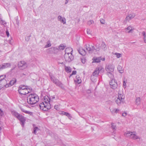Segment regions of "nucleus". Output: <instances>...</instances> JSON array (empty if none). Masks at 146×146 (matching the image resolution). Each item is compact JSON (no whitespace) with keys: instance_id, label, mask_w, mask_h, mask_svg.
Returning a JSON list of instances; mask_svg holds the SVG:
<instances>
[{"instance_id":"obj_1","label":"nucleus","mask_w":146,"mask_h":146,"mask_svg":"<svg viewBox=\"0 0 146 146\" xmlns=\"http://www.w3.org/2000/svg\"><path fill=\"white\" fill-rule=\"evenodd\" d=\"M44 102H42L39 105L40 108L44 111H48L51 108L49 103L50 99L48 96H45L44 98Z\"/></svg>"},{"instance_id":"obj_2","label":"nucleus","mask_w":146,"mask_h":146,"mask_svg":"<svg viewBox=\"0 0 146 146\" xmlns=\"http://www.w3.org/2000/svg\"><path fill=\"white\" fill-rule=\"evenodd\" d=\"M65 52L64 58L66 62H70L73 60L74 56L72 54V50L71 48H66Z\"/></svg>"},{"instance_id":"obj_3","label":"nucleus","mask_w":146,"mask_h":146,"mask_svg":"<svg viewBox=\"0 0 146 146\" xmlns=\"http://www.w3.org/2000/svg\"><path fill=\"white\" fill-rule=\"evenodd\" d=\"M39 100V97L35 94H30L27 98V102L31 105L35 104Z\"/></svg>"},{"instance_id":"obj_4","label":"nucleus","mask_w":146,"mask_h":146,"mask_svg":"<svg viewBox=\"0 0 146 146\" xmlns=\"http://www.w3.org/2000/svg\"><path fill=\"white\" fill-rule=\"evenodd\" d=\"M95 46L96 47V49L95 48L94 46H90L89 44H88V45L86 44L85 45L84 47L85 48H86V50L90 53L92 52L94 50H95L97 51H98L100 50L101 47H100L99 44H97Z\"/></svg>"},{"instance_id":"obj_5","label":"nucleus","mask_w":146,"mask_h":146,"mask_svg":"<svg viewBox=\"0 0 146 146\" xmlns=\"http://www.w3.org/2000/svg\"><path fill=\"white\" fill-rule=\"evenodd\" d=\"M50 77L51 81L56 86L64 89V87L62 83L58 79L55 78L54 76L50 75Z\"/></svg>"},{"instance_id":"obj_6","label":"nucleus","mask_w":146,"mask_h":146,"mask_svg":"<svg viewBox=\"0 0 146 146\" xmlns=\"http://www.w3.org/2000/svg\"><path fill=\"white\" fill-rule=\"evenodd\" d=\"M125 96L122 93H120L119 92H118V97L115 101L116 103L119 105L122 104H123L124 102Z\"/></svg>"},{"instance_id":"obj_7","label":"nucleus","mask_w":146,"mask_h":146,"mask_svg":"<svg viewBox=\"0 0 146 146\" xmlns=\"http://www.w3.org/2000/svg\"><path fill=\"white\" fill-rule=\"evenodd\" d=\"M104 72V69L101 66H98L96 68L95 70L93 72L92 76H91V78L93 76H97L100 71Z\"/></svg>"},{"instance_id":"obj_8","label":"nucleus","mask_w":146,"mask_h":146,"mask_svg":"<svg viewBox=\"0 0 146 146\" xmlns=\"http://www.w3.org/2000/svg\"><path fill=\"white\" fill-rule=\"evenodd\" d=\"M18 65L19 68L22 70H23L26 69L27 67V63L23 61L19 62L18 63Z\"/></svg>"},{"instance_id":"obj_9","label":"nucleus","mask_w":146,"mask_h":146,"mask_svg":"<svg viewBox=\"0 0 146 146\" xmlns=\"http://www.w3.org/2000/svg\"><path fill=\"white\" fill-rule=\"evenodd\" d=\"M135 14L133 13L129 14L126 17L124 22L125 23L129 22V20L133 19L135 17Z\"/></svg>"},{"instance_id":"obj_10","label":"nucleus","mask_w":146,"mask_h":146,"mask_svg":"<svg viewBox=\"0 0 146 146\" xmlns=\"http://www.w3.org/2000/svg\"><path fill=\"white\" fill-rule=\"evenodd\" d=\"M109 83L110 86L111 88L113 89H115L117 88V84L115 79L111 80Z\"/></svg>"},{"instance_id":"obj_11","label":"nucleus","mask_w":146,"mask_h":146,"mask_svg":"<svg viewBox=\"0 0 146 146\" xmlns=\"http://www.w3.org/2000/svg\"><path fill=\"white\" fill-rule=\"evenodd\" d=\"M58 48L55 47H52L47 50V53L48 54H56L57 53Z\"/></svg>"},{"instance_id":"obj_12","label":"nucleus","mask_w":146,"mask_h":146,"mask_svg":"<svg viewBox=\"0 0 146 146\" xmlns=\"http://www.w3.org/2000/svg\"><path fill=\"white\" fill-rule=\"evenodd\" d=\"M114 66L111 64H109L107 65L106 67V70L107 72H113L114 70Z\"/></svg>"},{"instance_id":"obj_13","label":"nucleus","mask_w":146,"mask_h":146,"mask_svg":"<svg viewBox=\"0 0 146 146\" xmlns=\"http://www.w3.org/2000/svg\"><path fill=\"white\" fill-rule=\"evenodd\" d=\"M18 119L20 121L21 125L23 127L26 120V118L21 115Z\"/></svg>"},{"instance_id":"obj_14","label":"nucleus","mask_w":146,"mask_h":146,"mask_svg":"<svg viewBox=\"0 0 146 146\" xmlns=\"http://www.w3.org/2000/svg\"><path fill=\"white\" fill-rule=\"evenodd\" d=\"M32 90L31 88L27 89H24L23 90L19 91V93L21 94L26 95L31 92Z\"/></svg>"},{"instance_id":"obj_15","label":"nucleus","mask_w":146,"mask_h":146,"mask_svg":"<svg viewBox=\"0 0 146 146\" xmlns=\"http://www.w3.org/2000/svg\"><path fill=\"white\" fill-rule=\"evenodd\" d=\"M105 60V58H102L101 57H94L93 59V61L96 63H99L100 62L101 60L104 61Z\"/></svg>"},{"instance_id":"obj_16","label":"nucleus","mask_w":146,"mask_h":146,"mask_svg":"<svg viewBox=\"0 0 146 146\" xmlns=\"http://www.w3.org/2000/svg\"><path fill=\"white\" fill-rule=\"evenodd\" d=\"M11 64L9 63H4L0 65V68L1 69H5L8 67H9L11 66Z\"/></svg>"},{"instance_id":"obj_17","label":"nucleus","mask_w":146,"mask_h":146,"mask_svg":"<svg viewBox=\"0 0 146 146\" xmlns=\"http://www.w3.org/2000/svg\"><path fill=\"white\" fill-rule=\"evenodd\" d=\"M78 51L80 54L82 56H84L86 54V51L82 48H80L78 50Z\"/></svg>"},{"instance_id":"obj_18","label":"nucleus","mask_w":146,"mask_h":146,"mask_svg":"<svg viewBox=\"0 0 146 146\" xmlns=\"http://www.w3.org/2000/svg\"><path fill=\"white\" fill-rule=\"evenodd\" d=\"M58 20L59 21H60L63 23L64 24L66 23V19L65 18L62 17L60 15H59L58 17Z\"/></svg>"},{"instance_id":"obj_19","label":"nucleus","mask_w":146,"mask_h":146,"mask_svg":"<svg viewBox=\"0 0 146 146\" xmlns=\"http://www.w3.org/2000/svg\"><path fill=\"white\" fill-rule=\"evenodd\" d=\"M133 133L131 135V138L133 139H140V138L139 137L137 136L135 134V132H132Z\"/></svg>"},{"instance_id":"obj_20","label":"nucleus","mask_w":146,"mask_h":146,"mask_svg":"<svg viewBox=\"0 0 146 146\" xmlns=\"http://www.w3.org/2000/svg\"><path fill=\"white\" fill-rule=\"evenodd\" d=\"M29 88H28V86H27L25 85H20L19 88L18 92L22 91V90H23L24 89H28Z\"/></svg>"},{"instance_id":"obj_21","label":"nucleus","mask_w":146,"mask_h":146,"mask_svg":"<svg viewBox=\"0 0 146 146\" xmlns=\"http://www.w3.org/2000/svg\"><path fill=\"white\" fill-rule=\"evenodd\" d=\"M133 29H132V28L131 26H129L125 29V30L126 31H128L127 33H133Z\"/></svg>"},{"instance_id":"obj_22","label":"nucleus","mask_w":146,"mask_h":146,"mask_svg":"<svg viewBox=\"0 0 146 146\" xmlns=\"http://www.w3.org/2000/svg\"><path fill=\"white\" fill-rule=\"evenodd\" d=\"M132 133V132L127 131L125 133L124 135L126 137L131 138V135Z\"/></svg>"},{"instance_id":"obj_23","label":"nucleus","mask_w":146,"mask_h":146,"mask_svg":"<svg viewBox=\"0 0 146 146\" xmlns=\"http://www.w3.org/2000/svg\"><path fill=\"white\" fill-rule=\"evenodd\" d=\"M113 72H108L107 73V74L110 78L111 80H112L113 79Z\"/></svg>"},{"instance_id":"obj_24","label":"nucleus","mask_w":146,"mask_h":146,"mask_svg":"<svg viewBox=\"0 0 146 146\" xmlns=\"http://www.w3.org/2000/svg\"><path fill=\"white\" fill-rule=\"evenodd\" d=\"M117 70L120 73H122L123 72L124 69L121 66L119 65L117 67Z\"/></svg>"},{"instance_id":"obj_25","label":"nucleus","mask_w":146,"mask_h":146,"mask_svg":"<svg viewBox=\"0 0 146 146\" xmlns=\"http://www.w3.org/2000/svg\"><path fill=\"white\" fill-rule=\"evenodd\" d=\"M101 48L104 51H105L106 50L107 47L106 46V45L104 42H102V43L101 45Z\"/></svg>"},{"instance_id":"obj_26","label":"nucleus","mask_w":146,"mask_h":146,"mask_svg":"<svg viewBox=\"0 0 146 146\" xmlns=\"http://www.w3.org/2000/svg\"><path fill=\"white\" fill-rule=\"evenodd\" d=\"M5 77V76L4 75H3L0 76V83H1L2 82H6V80L4 79V78Z\"/></svg>"},{"instance_id":"obj_27","label":"nucleus","mask_w":146,"mask_h":146,"mask_svg":"<svg viewBox=\"0 0 146 146\" xmlns=\"http://www.w3.org/2000/svg\"><path fill=\"white\" fill-rule=\"evenodd\" d=\"M140 98L139 97H137L135 100V104L137 105H139L140 104Z\"/></svg>"},{"instance_id":"obj_28","label":"nucleus","mask_w":146,"mask_h":146,"mask_svg":"<svg viewBox=\"0 0 146 146\" xmlns=\"http://www.w3.org/2000/svg\"><path fill=\"white\" fill-rule=\"evenodd\" d=\"M17 80L15 78H13L10 81L9 84L11 86L14 85L16 82Z\"/></svg>"},{"instance_id":"obj_29","label":"nucleus","mask_w":146,"mask_h":146,"mask_svg":"<svg viewBox=\"0 0 146 146\" xmlns=\"http://www.w3.org/2000/svg\"><path fill=\"white\" fill-rule=\"evenodd\" d=\"M142 35L143 36V40L144 42L146 43V33L145 31H143L142 33Z\"/></svg>"},{"instance_id":"obj_30","label":"nucleus","mask_w":146,"mask_h":146,"mask_svg":"<svg viewBox=\"0 0 146 146\" xmlns=\"http://www.w3.org/2000/svg\"><path fill=\"white\" fill-rule=\"evenodd\" d=\"M65 69L66 71L68 72H70L72 71L71 68L69 67L65 66Z\"/></svg>"},{"instance_id":"obj_31","label":"nucleus","mask_w":146,"mask_h":146,"mask_svg":"<svg viewBox=\"0 0 146 146\" xmlns=\"http://www.w3.org/2000/svg\"><path fill=\"white\" fill-rule=\"evenodd\" d=\"M51 46L50 42V40H48L46 42V44L45 46L44 47L45 48L49 47Z\"/></svg>"},{"instance_id":"obj_32","label":"nucleus","mask_w":146,"mask_h":146,"mask_svg":"<svg viewBox=\"0 0 146 146\" xmlns=\"http://www.w3.org/2000/svg\"><path fill=\"white\" fill-rule=\"evenodd\" d=\"M65 47V46L63 45V44H61L59 46L58 50H64V49Z\"/></svg>"},{"instance_id":"obj_33","label":"nucleus","mask_w":146,"mask_h":146,"mask_svg":"<svg viewBox=\"0 0 146 146\" xmlns=\"http://www.w3.org/2000/svg\"><path fill=\"white\" fill-rule=\"evenodd\" d=\"M39 130V129L37 127H35L34 128L33 133L36 134V131H38Z\"/></svg>"},{"instance_id":"obj_34","label":"nucleus","mask_w":146,"mask_h":146,"mask_svg":"<svg viewBox=\"0 0 146 146\" xmlns=\"http://www.w3.org/2000/svg\"><path fill=\"white\" fill-rule=\"evenodd\" d=\"M0 24L1 25H4L6 24L5 21L4 20H3L1 19H0Z\"/></svg>"},{"instance_id":"obj_35","label":"nucleus","mask_w":146,"mask_h":146,"mask_svg":"<svg viewBox=\"0 0 146 146\" xmlns=\"http://www.w3.org/2000/svg\"><path fill=\"white\" fill-rule=\"evenodd\" d=\"M111 128L113 130H115L116 129V127L114 123H111Z\"/></svg>"},{"instance_id":"obj_36","label":"nucleus","mask_w":146,"mask_h":146,"mask_svg":"<svg viewBox=\"0 0 146 146\" xmlns=\"http://www.w3.org/2000/svg\"><path fill=\"white\" fill-rule=\"evenodd\" d=\"M21 114L17 113V112H15V116L17 117V119L19 118V117L20 116Z\"/></svg>"},{"instance_id":"obj_37","label":"nucleus","mask_w":146,"mask_h":146,"mask_svg":"<svg viewBox=\"0 0 146 146\" xmlns=\"http://www.w3.org/2000/svg\"><path fill=\"white\" fill-rule=\"evenodd\" d=\"M119 110H118V109H113V111H112V112H114L115 113H117L119 112Z\"/></svg>"},{"instance_id":"obj_38","label":"nucleus","mask_w":146,"mask_h":146,"mask_svg":"<svg viewBox=\"0 0 146 146\" xmlns=\"http://www.w3.org/2000/svg\"><path fill=\"white\" fill-rule=\"evenodd\" d=\"M64 113V115H66L68 117H71L69 113L67 112H63Z\"/></svg>"},{"instance_id":"obj_39","label":"nucleus","mask_w":146,"mask_h":146,"mask_svg":"<svg viewBox=\"0 0 146 146\" xmlns=\"http://www.w3.org/2000/svg\"><path fill=\"white\" fill-rule=\"evenodd\" d=\"M94 23V21H93V20H90V21H89L88 22V24L89 25H91L93 23Z\"/></svg>"},{"instance_id":"obj_40","label":"nucleus","mask_w":146,"mask_h":146,"mask_svg":"<svg viewBox=\"0 0 146 146\" xmlns=\"http://www.w3.org/2000/svg\"><path fill=\"white\" fill-rule=\"evenodd\" d=\"M25 113H26V114H29V115H32L33 114V112H30V111H26V112Z\"/></svg>"},{"instance_id":"obj_41","label":"nucleus","mask_w":146,"mask_h":146,"mask_svg":"<svg viewBox=\"0 0 146 146\" xmlns=\"http://www.w3.org/2000/svg\"><path fill=\"white\" fill-rule=\"evenodd\" d=\"M19 108L22 112L25 113L27 110H25L24 108H23L21 107H20Z\"/></svg>"},{"instance_id":"obj_42","label":"nucleus","mask_w":146,"mask_h":146,"mask_svg":"<svg viewBox=\"0 0 146 146\" xmlns=\"http://www.w3.org/2000/svg\"><path fill=\"white\" fill-rule=\"evenodd\" d=\"M100 21L101 23L104 24L105 23V21L102 19H101L100 20Z\"/></svg>"},{"instance_id":"obj_43","label":"nucleus","mask_w":146,"mask_h":146,"mask_svg":"<svg viewBox=\"0 0 146 146\" xmlns=\"http://www.w3.org/2000/svg\"><path fill=\"white\" fill-rule=\"evenodd\" d=\"M115 54L117 55V57L118 58H119L121 56V54H120L116 53H115Z\"/></svg>"},{"instance_id":"obj_44","label":"nucleus","mask_w":146,"mask_h":146,"mask_svg":"<svg viewBox=\"0 0 146 146\" xmlns=\"http://www.w3.org/2000/svg\"><path fill=\"white\" fill-rule=\"evenodd\" d=\"M87 32L88 34L90 35L91 34V31L90 29H87Z\"/></svg>"},{"instance_id":"obj_45","label":"nucleus","mask_w":146,"mask_h":146,"mask_svg":"<svg viewBox=\"0 0 146 146\" xmlns=\"http://www.w3.org/2000/svg\"><path fill=\"white\" fill-rule=\"evenodd\" d=\"M86 60L85 58H83L82 59V62L83 64H84L86 62Z\"/></svg>"},{"instance_id":"obj_46","label":"nucleus","mask_w":146,"mask_h":146,"mask_svg":"<svg viewBox=\"0 0 146 146\" xmlns=\"http://www.w3.org/2000/svg\"><path fill=\"white\" fill-rule=\"evenodd\" d=\"M126 82L124 80L123 81V87L124 88H126Z\"/></svg>"},{"instance_id":"obj_47","label":"nucleus","mask_w":146,"mask_h":146,"mask_svg":"<svg viewBox=\"0 0 146 146\" xmlns=\"http://www.w3.org/2000/svg\"><path fill=\"white\" fill-rule=\"evenodd\" d=\"M6 34L7 36L8 37H9V31H8V30H7L6 29Z\"/></svg>"},{"instance_id":"obj_48","label":"nucleus","mask_w":146,"mask_h":146,"mask_svg":"<svg viewBox=\"0 0 146 146\" xmlns=\"http://www.w3.org/2000/svg\"><path fill=\"white\" fill-rule=\"evenodd\" d=\"M3 111L0 109V117L3 115Z\"/></svg>"},{"instance_id":"obj_49","label":"nucleus","mask_w":146,"mask_h":146,"mask_svg":"<svg viewBox=\"0 0 146 146\" xmlns=\"http://www.w3.org/2000/svg\"><path fill=\"white\" fill-rule=\"evenodd\" d=\"M54 108L57 110H58L59 108H58V106L57 105H56L54 106Z\"/></svg>"},{"instance_id":"obj_50","label":"nucleus","mask_w":146,"mask_h":146,"mask_svg":"<svg viewBox=\"0 0 146 146\" xmlns=\"http://www.w3.org/2000/svg\"><path fill=\"white\" fill-rule=\"evenodd\" d=\"M127 115V113L126 112H124L122 114V116H123L125 117Z\"/></svg>"},{"instance_id":"obj_51","label":"nucleus","mask_w":146,"mask_h":146,"mask_svg":"<svg viewBox=\"0 0 146 146\" xmlns=\"http://www.w3.org/2000/svg\"><path fill=\"white\" fill-rule=\"evenodd\" d=\"M31 36H28L27 37L25 38V40L27 41H28L30 39V37H31Z\"/></svg>"},{"instance_id":"obj_52","label":"nucleus","mask_w":146,"mask_h":146,"mask_svg":"<svg viewBox=\"0 0 146 146\" xmlns=\"http://www.w3.org/2000/svg\"><path fill=\"white\" fill-rule=\"evenodd\" d=\"M76 70H74L72 72L71 75H75L76 74Z\"/></svg>"},{"instance_id":"obj_53","label":"nucleus","mask_w":146,"mask_h":146,"mask_svg":"<svg viewBox=\"0 0 146 146\" xmlns=\"http://www.w3.org/2000/svg\"><path fill=\"white\" fill-rule=\"evenodd\" d=\"M16 23H17V25H19V22L18 20V19H16Z\"/></svg>"},{"instance_id":"obj_54","label":"nucleus","mask_w":146,"mask_h":146,"mask_svg":"<svg viewBox=\"0 0 146 146\" xmlns=\"http://www.w3.org/2000/svg\"><path fill=\"white\" fill-rule=\"evenodd\" d=\"M9 42L10 44H12V41L11 40H9Z\"/></svg>"},{"instance_id":"obj_55","label":"nucleus","mask_w":146,"mask_h":146,"mask_svg":"<svg viewBox=\"0 0 146 146\" xmlns=\"http://www.w3.org/2000/svg\"><path fill=\"white\" fill-rule=\"evenodd\" d=\"M77 82H78L79 83H80L81 82V80H79V79H78Z\"/></svg>"},{"instance_id":"obj_56","label":"nucleus","mask_w":146,"mask_h":146,"mask_svg":"<svg viewBox=\"0 0 146 146\" xmlns=\"http://www.w3.org/2000/svg\"><path fill=\"white\" fill-rule=\"evenodd\" d=\"M68 0H66V2H65V4H67L68 3Z\"/></svg>"},{"instance_id":"obj_57","label":"nucleus","mask_w":146,"mask_h":146,"mask_svg":"<svg viewBox=\"0 0 146 146\" xmlns=\"http://www.w3.org/2000/svg\"><path fill=\"white\" fill-rule=\"evenodd\" d=\"M63 112H64V111H61V114L62 115H64V113Z\"/></svg>"},{"instance_id":"obj_58","label":"nucleus","mask_w":146,"mask_h":146,"mask_svg":"<svg viewBox=\"0 0 146 146\" xmlns=\"http://www.w3.org/2000/svg\"><path fill=\"white\" fill-rule=\"evenodd\" d=\"M54 98H55V97H52V99H54Z\"/></svg>"},{"instance_id":"obj_59","label":"nucleus","mask_w":146,"mask_h":146,"mask_svg":"<svg viewBox=\"0 0 146 146\" xmlns=\"http://www.w3.org/2000/svg\"><path fill=\"white\" fill-rule=\"evenodd\" d=\"M61 64H64V63L63 62H62V63H61Z\"/></svg>"},{"instance_id":"obj_60","label":"nucleus","mask_w":146,"mask_h":146,"mask_svg":"<svg viewBox=\"0 0 146 146\" xmlns=\"http://www.w3.org/2000/svg\"><path fill=\"white\" fill-rule=\"evenodd\" d=\"M23 74V75H25V74Z\"/></svg>"},{"instance_id":"obj_61","label":"nucleus","mask_w":146,"mask_h":146,"mask_svg":"<svg viewBox=\"0 0 146 146\" xmlns=\"http://www.w3.org/2000/svg\"><path fill=\"white\" fill-rule=\"evenodd\" d=\"M3 78V77H1V78Z\"/></svg>"},{"instance_id":"obj_62","label":"nucleus","mask_w":146,"mask_h":146,"mask_svg":"<svg viewBox=\"0 0 146 146\" xmlns=\"http://www.w3.org/2000/svg\"><path fill=\"white\" fill-rule=\"evenodd\" d=\"M0 70H1V68H0Z\"/></svg>"}]
</instances>
